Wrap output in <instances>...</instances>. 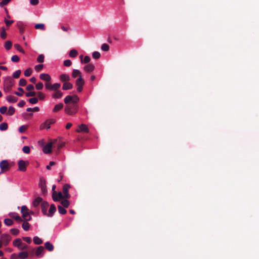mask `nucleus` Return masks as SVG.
I'll return each instance as SVG.
<instances>
[{"label":"nucleus","instance_id":"1","mask_svg":"<svg viewBox=\"0 0 259 259\" xmlns=\"http://www.w3.org/2000/svg\"><path fill=\"white\" fill-rule=\"evenodd\" d=\"M79 100V98L76 95L67 96L64 99V103L67 104L65 107V112L69 115L75 114L78 110L77 103Z\"/></svg>","mask_w":259,"mask_h":259},{"label":"nucleus","instance_id":"2","mask_svg":"<svg viewBox=\"0 0 259 259\" xmlns=\"http://www.w3.org/2000/svg\"><path fill=\"white\" fill-rule=\"evenodd\" d=\"M21 212L22 214L23 221H29L31 220L29 209L26 206L23 205L21 207Z\"/></svg>","mask_w":259,"mask_h":259},{"label":"nucleus","instance_id":"3","mask_svg":"<svg viewBox=\"0 0 259 259\" xmlns=\"http://www.w3.org/2000/svg\"><path fill=\"white\" fill-rule=\"evenodd\" d=\"M29 162L23 160H20L18 162V169L21 171H25L26 167L28 165Z\"/></svg>","mask_w":259,"mask_h":259},{"label":"nucleus","instance_id":"4","mask_svg":"<svg viewBox=\"0 0 259 259\" xmlns=\"http://www.w3.org/2000/svg\"><path fill=\"white\" fill-rule=\"evenodd\" d=\"M76 85L77 86V91L78 92H81L83 89V86L84 84V81L82 78L81 76H80L75 81Z\"/></svg>","mask_w":259,"mask_h":259},{"label":"nucleus","instance_id":"5","mask_svg":"<svg viewBox=\"0 0 259 259\" xmlns=\"http://www.w3.org/2000/svg\"><path fill=\"white\" fill-rule=\"evenodd\" d=\"M1 238L2 240V242L5 246H7L9 243V242L11 240V236L8 234H3L1 235Z\"/></svg>","mask_w":259,"mask_h":259},{"label":"nucleus","instance_id":"6","mask_svg":"<svg viewBox=\"0 0 259 259\" xmlns=\"http://www.w3.org/2000/svg\"><path fill=\"white\" fill-rule=\"evenodd\" d=\"M14 84V80L11 76L6 77L4 80V85L12 88Z\"/></svg>","mask_w":259,"mask_h":259},{"label":"nucleus","instance_id":"7","mask_svg":"<svg viewBox=\"0 0 259 259\" xmlns=\"http://www.w3.org/2000/svg\"><path fill=\"white\" fill-rule=\"evenodd\" d=\"M56 120L55 119L52 118L48 119L41 125V127L42 128L46 127L47 129H49L50 128V125L54 124Z\"/></svg>","mask_w":259,"mask_h":259},{"label":"nucleus","instance_id":"8","mask_svg":"<svg viewBox=\"0 0 259 259\" xmlns=\"http://www.w3.org/2000/svg\"><path fill=\"white\" fill-rule=\"evenodd\" d=\"M39 185L40 188H41L42 194L46 195L47 192V186L46 185L45 181L42 179H40Z\"/></svg>","mask_w":259,"mask_h":259},{"label":"nucleus","instance_id":"9","mask_svg":"<svg viewBox=\"0 0 259 259\" xmlns=\"http://www.w3.org/2000/svg\"><path fill=\"white\" fill-rule=\"evenodd\" d=\"M70 188V186L68 184H65L63 187V193L64 195V197L67 199L70 197V195L68 193V190Z\"/></svg>","mask_w":259,"mask_h":259},{"label":"nucleus","instance_id":"10","mask_svg":"<svg viewBox=\"0 0 259 259\" xmlns=\"http://www.w3.org/2000/svg\"><path fill=\"white\" fill-rule=\"evenodd\" d=\"M76 132L78 133L84 132L88 133L89 132V130L87 125L81 124L78 126V128L76 130Z\"/></svg>","mask_w":259,"mask_h":259},{"label":"nucleus","instance_id":"11","mask_svg":"<svg viewBox=\"0 0 259 259\" xmlns=\"http://www.w3.org/2000/svg\"><path fill=\"white\" fill-rule=\"evenodd\" d=\"M53 147L52 143H49L43 147V152L46 154H49L52 152Z\"/></svg>","mask_w":259,"mask_h":259},{"label":"nucleus","instance_id":"12","mask_svg":"<svg viewBox=\"0 0 259 259\" xmlns=\"http://www.w3.org/2000/svg\"><path fill=\"white\" fill-rule=\"evenodd\" d=\"M49 206V203L47 201H43L41 204V211L45 215L47 214V209Z\"/></svg>","mask_w":259,"mask_h":259},{"label":"nucleus","instance_id":"13","mask_svg":"<svg viewBox=\"0 0 259 259\" xmlns=\"http://www.w3.org/2000/svg\"><path fill=\"white\" fill-rule=\"evenodd\" d=\"M39 78L47 82H49L51 80V77L50 75L46 73H41L39 75Z\"/></svg>","mask_w":259,"mask_h":259},{"label":"nucleus","instance_id":"14","mask_svg":"<svg viewBox=\"0 0 259 259\" xmlns=\"http://www.w3.org/2000/svg\"><path fill=\"white\" fill-rule=\"evenodd\" d=\"M13 245L17 247L19 249H20L21 246L23 245V243L21 241V239L20 238H17L14 240L13 242Z\"/></svg>","mask_w":259,"mask_h":259},{"label":"nucleus","instance_id":"15","mask_svg":"<svg viewBox=\"0 0 259 259\" xmlns=\"http://www.w3.org/2000/svg\"><path fill=\"white\" fill-rule=\"evenodd\" d=\"M60 79L61 81L66 82L70 80V76L67 74H62L60 76Z\"/></svg>","mask_w":259,"mask_h":259},{"label":"nucleus","instance_id":"16","mask_svg":"<svg viewBox=\"0 0 259 259\" xmlns=\"http://www.w3.org/2000/svg\"><path fill=\"white\" fill-rule=\"evenodd\" d=\"M0 167L2 170L9 169V163L7 160H3L0 162Z\"/></svg>","mask_w":259,"mask_h":259},{"label":"nucleus","instance_id":"17","mask_svg":"<svg viewBox=\"0 0 259 259\" xmlns=\"http://www.w3.org/2000/svg\"><path fill=\"white\" fill-rule=\"evenodd\" d=\"M95 69V66L92 64H89L84 67V70L86 72H91L93 71Z\"/></svg>","mask_w":259,"mask_h":259},{"label":"nucleus","instance_id":"18","mask_svg":"<svg viewBox=\"0 0 259 259\" xmlns=\"http://www.w3.org/2000/svg\"><path fill=\"white\" fill-rule=\"evenodd\" d=\"M56 210V206L54 204H52L51 205L49 213L47 214L48 217H52L53 214Z\"/></svg>","mask_w":259,"mask_h":259},{"label":"nucleus","instance_id":"19","mask_svg":"<svg viewBox=\"0 0 259 259\" xmlns=\"http://www.w3.org/2000/svg\"><path fill=\"white\" fill-rule=\"evenodd\" d=\"M63 93L60 91H56L52 95V97L54 99H60L63 96Z\"/></svg>","mask_w":259,"mask_h":259},{"label":"nucleus","instance_id":"20","mask_svg":"<svg viewBox=\"0 0 259 259\" xmlns=\"http://www.w3.org/2000/svg\"><path fill=\"white\" fill-rule=\"evenodd\" d=\"M73 84L69 81L64 82L63 84L62 89L63 90H68L72 89Z\"/></svg>","mask_w":259,"mask_h":259},{"label":"nucleus","instance_id":"21","mask_svg":"<svg viewBox=\"0 0 259 259\" xmlns=\"http://www.w3.org/2000/svg\"><path fill=\"white\" fill-rule=\"evenodd\" d=\"M44 251V247L42 246H39L37 247L36 250L35 251V255L38 257H41V253Z\"/></svg>","mask_w":259,"mask_h":259},{"label":"nucleus","instance_id":"22","mask_svg":"<svg viewBox=\"0 0 259 259\" xmlns=\"http://www.w3.org/2000/svg\"><path fill=\"white\" fill-rule=\"evenodd\" d=\"M42 199L40 197H37V198H36L33 201V205L34 206V207H37L39 204L41 203H42Z\"/></svg>","mask_w":259,"mask_h":259},{"label":"nucleus","instance_id":"23","mask_svg":"<svg viewBox=\"0 0 259 259\" xmlns=\"http://www.w3.org/2000/svg\"><path fill=\"white\" fill-rule=\"evenodd\" d=\"M63 108V104L62 103H59L56 105L53 109V112L56 113L61 110Z\"/></svg>","mask_w":259,"mask_h":259},{"label":"nucleus","instance_id":"24","mask_svg":"<svg viewBox=\"0 0 259 259\" xmlns=\"http://www.w3.org/2000/svg\"><path fill=\"white\" fill-rule=\"evenodd\" d=\"M80 62L81 63H88L90 62V60H91V59H90V57L88 56H85L84 58V59H83V55H81L80 56Z\"/></svg>","mask_w":259,"mask_h":259},{"label":"nucleus","instance_id":"25","mask_svg":"<svg viewBox=\"0 0 259 259\" xmlns=\"http://www.w3.org/2000/svg\"><path fill=\"white\" fill-rule=\"evenodd\" d=\"M45 248L49 251H52L54 250V247L52 244L50 242H47L45 243Z\"/></svg>","mask_w":259,"mask_h":259},{"label":"nucleus","instance_id":"26","mask_svg":"<svg viewBox=\"0 0 259 259\" xmlns=\"http://www.w3.org/2000/svg\"><path fill=\"white\" fill-rule=\"evenodd\" d=\"M7 100L9 102L15 103L17 101L18 98L15 96L10 95V96H7Z\"/></svg>","mask_w":259,"mask_h":259},{"label":"nucleus","instance_id":"27","mask_svg":"<svg viewBox=\"0 0 259 259\" xmlns=\"http://www.w3.org/2000/svg\"><path fill=\"white\" fill-rule=\"evenodd\" d=\"M28 256V253L26 251L20 252L18 255V257L21 259H24L27 258Z\"/></svg>","mask_w":259,"mask_h":259},{"label":"nucleus","instance_id":"28","mask_svg":"<svg viewBox=\"0 0 259 259\" xmlns=\"http://www.w3.org/2000/svg\"><path fill=\"white\" fill-rule=\"evenodd\" d=\"M81 75V72L77 69H73L72 73V76L73 78H76L77 76H80Z\"/></svg>","mask_w":259,"mask_h":259},{"label":"nucleus","instance_id":"29","mask_svg":"<svg viewBox=\"0 0 259 259\" xmlns=\"http://www.w3.org/2000/svg\"><path fill=\"white\" fill-rule=\"evenodd\" d=\"M61 204L63 205V206L65 208H68L70 205L69 201L66 199H63L61 201Z\"/></svg>","mask_w":259,"mask_h":259},{"label":"nucleus","instance_id":"30","mask_svg":"<svg viewBox=\"0 0 259 259\" xmlns=\"http://www.w3.org/2000/svg\"><path fill=\"white\" fill-rule=\"evenodd\" d=\"M23 221L24 222L22 225V227L25 231H28L30 228V224L28 223V221Z\"/></svg>","mask_w":259,"mask_h":259},{"label":"nucleus","instance_id":"31","mask_svg":"<svg viewBox=\"0 0 259 259\" xmlns=\"http://www.w3.org/2000/svg\"><path fill=\"white\" fill-rule=\"evenodd\" d=\"M10 216L11 217L14 218L15 219V220L16 221H17L18 222H21L23 221V219L19 215H15V213H13V214L10 213Z\"/></svg>","mask_w":259,"mask_h":259},{"label":"nucleus","instance_id":"32","mask_svg":"<svg viewBox=\"0 0 259 259\" xmlns=\"http://www.w3.org/2000/svg\"><path fill=\"white\" fill-rule=\"evenodd\" d=\"M78 55V52L75 49H72L69 52V56L72 58L76 57Z\"/></svg>","mask_w":259,"mask_h":259},{"label":"nucleus","instance_id":"33","mask_svg":"<svg viewBox=\"0 0 259 259\" xmlns=\"http://www.w3.org/2000/svg\"><path fill=\"white\" fill-rule=\"evenodd\" d=\"M55 189H56V186L53 185L52 187V191H53L52 197H53L54 201H58V198H57V196H56V194L57 193H56V192L55 191Z\"/></svg>","mask_w":259,"mask_h":259},{"label":"nucleus","instance_id":"34","mask_svg":"<svg viewBox=\"0 0 259 259\" xmlns=\"http://www.w3.org/2000/svg\"><path fill=\"white\" fill-rule=\"evenodd\" d=\"M33 242L37 245H39L42 243V240L37 236H35L33 238Z\"/></svg>","mask_w":259,"mask_h":259},{"label":"nucleus","instance_id":"35","mask_svg":"<svg viewBox=\"0 0 259 259\" xmlns=\"http://www.w3.org/2000/svg\"><path fill=\"white\" fill-rule=\"evenodd\" d=\"M1 37L2 39H5L7 37V33L4 27L1 28Z\"/></svg>","mask_w":259,"mask_h":259},{"label":"nucleus","instance_id":"36","mask_svg":"<svg viewBox=\"0 0 259 259\" xmlns=\"http://www.w3.org/2000/svg\"><path fill=\"white\" fill-rule=\"evenodd\" d=\"M58 211L61 214H65L66 213V210L61 205L58 206Z\"/></svg>","mask_w":259,"mask_h":259},{"label":"nucleus","instance_id":"37","mask_svg":"<svg viewBox=\"0 0 259 259\" xmlns=\"http://www.w3.org/2000/svg\"><path fill=\"white\" fill-rule=\"evenodd\" d=\"M12 46V43L10 40H7L5 44V47L6 50H9Z\"/></svg>","mask_w":259,"mask_h":259},{"label":"nucleus","instance_id":"38","mask_svg":"<svg viewBox=\"0 0 259 259\" xmlns=\"http://www.w3.org/2000/svg\"><path fill=\"white\" fill-rule=\"evenodd\" d=\"M61 84L59 83H55L52 84V90H54L55 91H59L58 89L60 88Z\"/></svg>","mask_w":259,"mask_h":259},{"label":"nucleus","instance_id":"39","mask_svg":"<svg viewBox=\"0 0 259 259\" xmlns=\"http://www.w3.org/2000/svg\"><path fill=\"white\" fill-rule=\"evenodd\" d=\"M8 126L6 122H3L0 124V130L5 131L8 129Z\"/></svg>","mask_w":259,"mask_h":259},{"label":"nucleus","instance_id":"40","mask_svg":"<svg viewBox=\"0 0 259 259\" xmlns=\"http://www.w3.org/2000/svg\"><path fill=\"white\" fill-rule=\"evenodd\" d=\"M4 223L6 224V225L8 226H10L12 225L14 223L13 221L10 219H6L4 220Z\"/></svg>","mask_w":259,"mask_h":259},{"label":"nucleus","instance_id":"41","mask_svg":"<svg viewBox=\"0 0 259 259\" xmlns=\"http://www.w3.org/2000/svg\"><path fill=\"white\" fill-rule=\"evenodd\" d=\"M34 27L36 29H40L42 30H45V25L44 24H35Z\"/></svg>","mask_w":259,"mask_h":259},{"label":"nucleus","instance_id":"42","mask_svg":"<svg viewBox=\"0 0 259 259\" xmlns=\"http://www.w3.org/2000/svg\"><path fill=\"white\" fill-rule=\"evenodd\" d=\"M15 112V108L12 106H10L9 108L8 114L10 116L13 115L14 114Z\"/></svg>","mask_w":259,"mask_h":259},{"label":"nucleus","instance_id":"43","mask_svg":"<svg viewBox=\"0 0 259 259\" xmlns=\"http://www.w3.org/2000/svg\"><path fill=\"white\" fill-rule=\"evenodd\" d=\"M28 101L31 104H35L38 102V100L37 98L34 97V98L29 99Z\"/></svg>","mask_w":259,"mask_h":259},{"label":"nucleus","instance_id":"44","mask_svg":"<svg viewBox=\"0 0 259 259\" xmlns=\"http://www.w3.org/2000/svg\"><path fill=\"white\" fill-rule=\"evenodd\" d=\"M14 47L16 49H17L18 51H19L20 52L22 53L23 54L25 53V51L24 50L21 48L20 45L19 44H15Z\"/></svg>","mask_w":259,"mask_h":259},{"label":"nucleus","instance_id":"45","mask_svg":"<svg viewBox=\"0 0 259 259\" xmlns=\"http://www.w3.org/2000/svg\"><path fill=\"white\" fill-rule=\"evenodd\" d=\"M92 56L94 59H98L100 58L101 55L99 52L95 51L93 53Z\"/></svg>","mask_w":259,"mask_h":259},{"label":"nucleus","instance_id":"46","mask_svg":"<svg viewBox=\"0 0 259 259\" xmlns=\"http://www.w3.org/2000/svg\"><path fill=\"white\" fill-rule=\"evenodd\" d=\"M32 72V69L30 68H28L24 71V75L25 76L28 77V76H30Z\"/></svg>","mask_w":259,"mask_h":259},{"label":"nucleus","instance_id":"47","mask_svg":"<svg viewBox=\"0 0 259 259\" xmlns=\"http://www.w3.org/2000/svg\"><path fill=\"white\" fill-rule=\"evenodd\" d=\"M101 49L103 51H108L109 49V46L107 44H103L101 46Z\"/></svg>","mask_w":259,"mask_h":259},{"label":"nucleus","instance_id":"48","mask_svg":"<svg viewBox=\"0 0 259 259\" xmlns=\"http://www.w3.org/2000/svg\"><path fill=\"white\" fill-rule=\"evenodd\" d=\"M44 65L42 64H38L37 65H36L34 67V69L36 71L39 72L41 71L43 68Z\"/></svg>","mask_w":259,"mask_h":259},{"label":"nucleus","instance_id":"49","mask_svg":"<svg viewBox=\"0 0 259 259\" xmlns=\"http://www.w3.org/2000/svg\"><path fill=\"white\" fill-rule=\"evenodd\" d=\"M22 151L26 154H29L30 151V148L29 146H25L23 147Z\"/></svg>","mask_w":259,"mask_h":259},{"label":"nucleus","instance_id":"50","mask_svg":"<svg viewBox=\"0 0 259 259\" xmlns=\"http://www.w3.org/2000/svg\"><path fill=\"white\" fill-rule=\"evenodd\" d=\"M20 74H21V70H17L16 71H15L13 74V77L15 78H18L19 77L20 75Z\"/></svg>","mask_w":259,"mask_h":259},{"label":"nucleus","instance_id":"51","mask_svg":"<svg viewBox=\"0 0 259 259\" xmlns=\"http://www.w3.org/2000/svg\"><path fill=\"white\" fill-rule=\"evenodd\" d=\"M18 90L19 91H20V92H21V93L18 92H14V94H15V95H17L18 96H19V97H21V96H22V95H23V92H24L23 89L22 88H20H20H18Z\"/></svg>","mask_w":259,"mask_h":259},{"label":"nucleus","instance_id":"52","mask_svg":"<svg viewBox=\"0 0 259 259\" xmlns=\"http://www.w3.org/2000/svg\"><path fill=\"white\" fill-rule=\"evenodd\" d=\"M44 55L40 54L38 56L37 58V61L39 63H42L44 61Z\"/></svg>","mask_w":259,"mask_h":259},{"label":"nucleus","instance_id":"53","mask_svg":"<svg viewBox=\"0 0 259 259\" xmlns=\"http://www.w3.org/2000/svg\"><path fill=\"white\" fill-rule=\"evenodd\" d=\"M26 84H27V81L26 79H23V78H21L20 79L19 83L20 86H25L26 85Z\"/></svg>","mask_w":259,"mask_h":259},{"label":"nucleus","instance_id":"54","mask_svg":"<svg viewBox=\"0 0 259 259\" xmlns=\"http://www.w3.org/2000/svg\"><path fill=\"white\" fill-rule=\"evenodd\" d=\"M10 232L14 235H17L18 234L19 231L17 229L13 228L10 230Z\"/></svg>","mask_w":259,"mask_h":259},{"label":"nucleus","instance_id":"55","mask_svg":"<svg viewBox=\"0 0 259 259\" xmlns=\"http://www.w3.org/2000/svg\"><path fill=\"white\" fill-rule=\"evenodd\" d=\"M27 128V126L22 125V126L19 127V132L20 133H24V132H25V131L26 130Z\"/></svg>","mask_w":259,"mask_h":259},{"label":"nucleus","instance_id":"56","mask_svg":"<svg viewBox=\"0 0 259 259\" xmlns=\"http://www.w3.org/2000/svg\"><path fill=\"white\" fill-rule=\"evenodd\" d=\"M19 60V57L17 55H14L11 57V60L14 62H18Z\"/></svg>","mask_w":259,"mask_h":259},{"label":"nucleus","instance_id":"57","mask_svg":"<svg viewBox=\"0 0 259 259\" xmlns=\"http://www.w3.org/2000/svg\"><path fill=\"white\" fill-rule=\"evenodd\" d=\"M7 110L8 109L6 106H2L0 108V113L3 114H5L7 111Z\"/></svg>","mask_w":259,"mask_h":259},{"label":"nucleus","instance_id":"58","mask_svg":"<svg viewBox=\"0 0 259 259\" xmlns=\"http://www.w3.org/2000/svg\"><path fill=\"white\" fill-rule=\"evenodd\" d=\"M11 1V0H3L1 2H0V6L3 7L4 6L7 5Z\"/></svg>","mask_w":259,"mask_h":259},{"label":"nucleus","instance_id":"59","mask_svg":"<svg viewBox=\"0 0 259 259\" xmlns=\"http://www.w3.org/2000/svg\"><path fill=\"white\" fill-rule=\"evenodd\" d=\"M37 95L38 98L40 100H44L45 98V96L44 94V93H42V92H38L37 94Z\"/></svg>","mask_w":259,"mask_h":259},{"label":"nucleus","instance_id":"60","mask_svg":"<svg viewBox=\"0 0 259 259\" xmlns=\"http://www.w3.org/2000/svg\"><path fill=\"white\" fill-rule=\"evenodd\" d=\"M36 89L38 90H41L43 88L44 85L42 82H38L36 84Z\"/></svg>","mask_w":259,"mask_h":259},{"label":"nucleus","instance_id":"61","mask_svg":"<svg viewBox=\"0 0 259 259\" xmlns=\"http://www.w3.org/2000/svg\"><path fill=\"white\" fill-rule=\"evenodd\" d=\"M63 64L64 66L69 67L71 65L72 62L70 60H66L64 61Z\"/></svg>","mask_w":259,"mask_h":259},{"label":"nucleus","instance_id":"62","mask_svg":"<svg viewBox=\"0 0 259 259\" xmlns=\"http://www.w3.org/2000/svg\"><path fill=\"white\" fill-rule=\"evenodd\" d=\"M35 95H36V93L34 92H29L26 94V96L27 97H34Z\"/></svg>","mask_w":259,"mask_h":259},{"label":"nucleus","instance_id":"63","mask_svg":"<svg viewBox=\"0 0 259 259\" xmlns=\"http://www.w3.org/2000/svg\"><path fill=\"white\" fill-rule=\"evenodd\" d=\"M56 196H57L58 199L59 198L61 199H66V198H65L64 195H63V194L61 192H59L57 194V196L56 195Z\"/></svg>","mask_w":259,"mask_h":259},{"label":"nucleus","instance_id":"64","mask_svg":"<svg viewBox=\"0 0 259 259\" xmlns=\"http://www.w3.org/2000/svg\"><path fill=\"white\" fill-rule=\"evenodd\" d=\"M5 22L7 26L9 27L14 22V21L13 20H8L6 19H5Z\"/></svg>","mask_w":259,"mask_h":259}]
</instances>
